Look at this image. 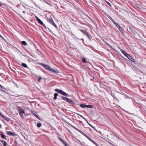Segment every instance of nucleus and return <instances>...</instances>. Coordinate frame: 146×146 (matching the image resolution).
<instances>
[{
	"instance_id": "29",
	"label": "nucleus",
	"mask_w": 146,
	"mask_h": 146,
	"mask_svg": "<svg viewBox=\"0 0 146 146\" xmlns=\"http://www.w3.org/2000/svg\"><path fill=\"white\" fill-rule=\"evenodd\" d=\"M77 114L79 115L80 117H81L82 118H83L84 119H85L86 120V119L84 118L81 115H80L78 114V113H76Z\"/></svg>"
},
{
	"instance_id": "35",
	"label": "nucleus",
	"mask_w": 146,
	"mask_h": 146,
	"mask_svg": "<svg viewBox=\"0 0 146 146\" xmlns=\"http://www.w3.org/2000/svg\"><path fill=\"white\" fill-rule=\"evenodd\" d=\"M90 140L93 143V142H94V141L93 140H92V139H90Z\"/></svg>"
},
{
	"instance_id": "25",
	"label": "nucleus",
	"mask_w": 146,
	"mask_h": 146,
	"mask_svg": "<svg viewBox=\"0 0 146 146\" xmlns=\"http://www.w3.org/2000/svg\"><path fill=\"white\" fill-rule=\"evenodd\" d=\"M82 60V62L83 63H85L86 62V60L84 58H83Z\"/></svg>"
},
{
	"instance_id": "20",
	"label": "nucleus",
	"mask_w": 146,
	"mask_h": 146,
	"mask_svg": "<svg viewBox=\"0 0 146 146\" xmlns=\"http://www.w3.org/2000/svg\"><path fill=\"white\" fill-rule=\"evenodd\" d=\"M119 30L122 33H123L124 31L123 28L121 27L119 29Z\"/></svg>"
},
{
	"instance_id": "34",
	"label": "nucleus",
	"mask_w": 146,
	"mask_h": 146,
	"mask_svg": "<svg viewBox=\"0 0 146 146\" xmlns=\"http://www.w3.org/2000/svg\"><path fill=\"white\" fill-rule=\"evenodd\" d=\"M0 115L2 117H4V115H3L0 112Z\"/></svg>"
},
{
	"instance_id": "1",
	"label": "nucleus",
	"mask_w": 146,
	"mask_h": 146,
	"mask_svg": "<svg viewBox=\"0 0 146 146\" xmlns=\"http://www.w3.org/2000/svg\"><path fill=\"white\" fill-rule=\"evenodd\" d=\"M54 91L55 92H57L61 94L63 96H68V94H66V92H63L62 90H59L58 89H56Z\"/></svg>"
},
{
	"instance_id": "17",
	"label": "nucleus",
	"mask_w": 146,
	"mask_h": 146,
	"mask_svg": "<svg viewBox=\"0 0 146 146\" xmlns=\"http://www.w3.org/2000/svg\"><path fill=\"white\" fill-rule=\"evenodd\" d=\"M3 117L6 121H9V119L4 115V117Z\"/></svg>"
},
{
	"instance_id": "2",
	"label": "nucleus",
	"mask_w": 146,
	"mask_h": 146,
	"mask_svg": "<svg viewBox=\"0 0 146 146\" xmlns=\"http://www.w3.org/2000/svg\"><path fill=\"white\" fill-rule=\"evenodd\" d=\"M18 111L21 116L23 117V114H25V111L23 109L21 108L20 107H19L18 109Z\"/></svg>"
},
{
	"instance_id": "39",
	"label": "nucleus",
	"mask_w": 146,
	"mask_h": 146,
	"mask_svg": "<svg viewBox=\"0 0 146 146\" xmlns=\"http://www.w3.org/2000/svg\"><path fill=\"white\" fill-rule=\"evenodd\" d=\"M86 138H87L89 140H90V139H91L90 137H89L88 136H87V137Z\"/></svg>"
},
{
	"instance_id": "13",
	"label": "nucleus",
	"mask_w": 146,
	"mask_h": 146,
	"mask_svg": "<svg viewBox=\"0 0 146 146\" xmlns=\"http://www.w3.org/2000/svg\"><path fill=\"white\" fill-rule=\"evenodd\" d=\"M58 94L57 93H55L53 98L54 100H55L57 99V96H58Z\"/></svg>"
},
{
	"instance_id": "12",
	"label": "nucleus",
	"mask_w": 146,
	"mask_h": 146,
	"mask_svg": "<svg viewBox=\"0 0 146 146\" xmlns=\"http://www.w3.org/2000/svg\"><path fill=\"white\" fill-rule=\"evenodd\" d=\"M121 52L123 54L126 56L128 54L123 50H121Z\"/></svg>"
},
{
	"instance_id": "3",
	"label": "nucleus",
	"mask_w": 146,
	"mask_h": 146,
	"mask_svg": "<svg viewBox=\"0 0 146 146\" xmlns=\"http://www.w3.org/2000/svg\"><path fill=\"white\" fill-rule=\"evenodd\" d=\"M70 126L72 127L74 129H75V130H76L77 131H79V132H80V133H81V134H83V135H84L86 137H87L88 136H87V135H86L84 133H83V132H82V131H80V130L78 129L77 128H76V127H74V126L73 125H70Z\"/></svg>"
},
{
	"instance_id": "9",
	"label": "nucleus",
	"mask_w": 146,
	"mask_h": 146,
	"mask_svg": "<svg viewBox=\"0 0 146 146\" xmlns=\"http://www.w3.org/2000/svg\"><path fill=\"white\" fill-rule=\"evenodd\" d=\"M48 21L52 24L54 22V21L52 20V19L51 18H48Z\"/></svg>"
},
{
	"instance_id": "40",
	"label": "nucleus",
	"mask_w": 146,
	"mask_h": 146,
	"mask_svg": "<svg viewBox=\"0 0 146 146\" xmlns=\"http://www.w3.org/2000/svg\"><path fill=\"white\" fill-rule=\"evenodd\" d=\"M108 17L110 19L111 18H112L109 15H108Z\"/></svg>"
},
{
	"instance_id": "18",
	"label": "nucleus",
	"mask_w": 146,
	"mask_h": 146,
	"mask_svg": "<svg viewBox=\"0 0 146 146\" xmlns=\"http://www.w3.org/2000/svg\"><path fill=\"white\" fill-rule=\"evenodd\" d=\"M42 125L40 123H38L37 124V125L38 127H40Z\"/></svg>"
},
{
	"instance_id": "8",
	"label": "nucleus",
	"mask_w": 146,
	"mask_h": 146,
	"mask_svg": "<svg viewBox=\"0 0 146 146\" xmlns=\"http://www.w3.org/2000/svg\"><path fill=\"white\" fill-rule=\"evenodd\" d=\"M36 19L37 21L41 25H43V22L37 17H36Z\"/></svg>"
},
{
	"instance_id": "33",
	"label": "nucleus",
	"mask_w": 146,
	"mask_h": 146,
	"mask_svg": "<svg viewBox=\"0 0 146 146\" xmlns=\"http://www.w3.org/2000/svg\"><path fill=\"white\" fill-rule=\"evenodd\" d=\"M65 146H67V143L65 142H64V143H63Z\"/></svg>"
},
{
	"instance_id": "21",
	"label": "nucleus",
	"mask_w": 146,
	"mask_h": 146,
	"mask_svg": "<svg viewBox=\"0 0 146 146\" xmlns=\"http://www.w3.org/2000/svg\"><path fill=\"white\" fill-rule=\"evenodd\" d=\"M22 65L23 67H24L25 68H26L27 67V65L24 63H22Z\"/></svg>"
},
{
	"instance_id": "19",
	"label": "nucleus",
	"mask_w": 146,
	"mask_h": 146,
	"mask_svg": "<svg viewBox=\"0 0 146 146\" xmlns=\"http://www.w3.org/2000/svg\"><path fill=\"white\" fill-rule=\"evenodd\" d=\"M21 43L22 44H23L24 45H26L27 44L26 42L24 41H22Z\"/></svg>"
},
{
	"instance_id": "24",
	"label": "nucleus",
	"mask_w": 146,
	"mask_h": 146,
	"mask_svg": "<svg viewBox=\"0 0 146 146\" xmlns=\"http://www.w3.org/2000/svg\"><path fill=\"white\" fill-rule=\"evenodd\" d=\"M81 31L82 32V33L84 34H85L86 35H88V33L85 31L83 30H81Z\"/></svg>"
},
{
	"instance_id": "42",
	"label": "nucleus",
	"mask_w": 146,
	"mask_h": 146,
	"mask_svg": "<svg viewBox=\"0 0 146 146\" xmlns=\"http://www.w3.org/2000/svg\"><path fill=\"white\" fill-rule=\"evenodd\" d=\"M7 134L9 135V131H7Z\"/></svg>"
},
{
	"instance_id": "44",
	"label": "nucleus",
	"mask_w": 146,
	"mask_h": 146,
	"mask_svg": "<svg viewBox=\"0 0 146 146\" xmlns=\"http://www.w3.org/2000/svg\"><path fill=\"white\" fill-rule=\"evenodd\" d=\"M0 87H1V88H3V86L0 84Z\"/></svg>"
},
{
	"instance_id": "46",
	"label": "nucleus",
	"mask_w": 146,
	"mask_h": 146,
	"mask_svg": "<svg viewBox=\"0 0 146 146\" xmlns=\"http://www.w3.org/2000/svg\"><path fill=\"white\" fill-rule=\"evenodd\" d=\"M116 137L117 138H118V139H119V138H118V137L117 136H116Z\"/></svg>"
},
{
	"instance_id": "28",
	"label": "nucleus",
	"mask_w": 146,
	"mask_h": 146,
	"mask_svg": "<svg viewBox=\"0 0 146 146\" xmlns=\"http://www.w3.org/2000/svg\"><path fill=\"white\" fill-rule=\"evenodd\" d=\"M1 137L2 138H4L5 137V135H3V134H1Z\"/></svg>"
},
{
	"instance_id": "10",
	"label": "nucleus",
	"mask_w": 146,
	"mask_h": 146,
	"mask_svg": "<svg viewBox=\"0 0 146 146\" xmlns=\"http://www.w3.org/2000/svg\"><path fill=\"white\" fill-rule=\"evenodd\" d=\"M1 143L3 144V145H4V146H6L7 145V143H6V142L5 141H4V140H1Z\"/></svg>"
},
{
	"instance_id": "36",
	"label": "nucleus",
	"mask_w": 146,
	"mask_h": 146,
	"mask_svg": "<svg viewBox=\"0 0 146 146\" xmlns=\"http://www.w3.org/2000/svg\"><path fill=\"white\" fill-rule=\"evenodd\" d=\"M42 25L46 29V26L44 24H43V25Z\"/></svg>"
},
{
	"instance_id": "26",
	"label": "nucleus",
	"mask_w": 146,
	"mask_h": 146,
	"mask_svg": "<svg viewBox=\"0 0 146 146\" xmlns=\"http://www.w3.org/2000/svg\"><path fill=\"white\" fill-rule=\"evenodd\" d=\"M55 28H57V26L54 23V22L52 24Z\"/></svg>"
},
{
	"instance_id": "38",
	"label": "nucleus",
	"mask_w": 146,
	"mask_h": 146,
	"mask_svg": "<svg viewBox=\"0 0 146 146\" xmlns=\"http://www.w3.org/2000/svg\"><path fill=\"white\" fill-rule=\"evenodd\" d=\"M86 138H87L89 140H90V139H91L90 137H89L88 136H87V137Z\"/></svg>"
},
{
	"instance_id": "32",
	"label": "nucleus",
	"mask_w": 146,
	"mask_h": 146,
	"mask_svg": "<svg viewBox=\"0 0 146 146\" xmlns=\"http://www.w3.org/2000/svg\"><path fill=\"white\" fill-rule=\"evenodd\" d=\"M42 79V77H40L38 79V82H39L40 81V80Z\"/></svg>"
},
{
	"instance_id": "7",
	"label": "nucleus",
	"mask_w": 146,
	"mask_h": 146,
	"mask_svg": "<svg viewBox=\"0 0 146 146\" xmlns=\"http://www.w3.org/2000/svg\"><path fill=\"white\" fill-rule=\"evenodd\" d=\"M50 71L54 73H59L60 72L58 70H56L55 69H52L51 68L50 69Z\"/></svg>"
},
{
	"instance_id": "6",
	"label": "nucleus",
	"mask_w": 146,
	"mask_h": 146,
	"mask_svg": "<svg viewBox=\"0 0 146 146\" xmlns=\"http://www.w3.org/2000/svg\"><path fill=\"white\" fill-rule=\"evenodd\" d=\"M66 102H70L72 104H75V103L71 99H70L68 98H67V99L66 100Z\"/></svg>"
},
{
	"instance_id": "14",
	"label": "nucleus",
	"mask_w": 146,
	"mask_h": 146,
	"mask_svg": "<svg viewBox=\"0 0 146 146\" xmlns=\"http://www.w3.org/2000/svg\"><path fill=\"white\" fill-rule=\"evenodd\" d=\"M86 105L85 104H81L80 105V106L83 108H86Z\"/></svg>"
},
{
	"instance_id": "47",
	"label": "nucleus",
	"mask_w": 146,
	"mask_h": 146,
	"mask_svg": "<svg viewBox=\"0 0 146 146\" xmlns=\"http://www.w3.org/2000/svg\"><path fill=\"white\" fill-rule=\"evenodd\" d=\"M1 127V125L0 124V127Z\"/></svg>"
},
{
	"instance_id": "5",
	"label": "nucleus",
	"mask_w": 146,
	"mask_h": 146,
	"mask_svg": "<svg viewBox=\"0 0 146 146\" xmlns=\"http://www.w3.org/2000/svg\"><path fill=\"white\" fill-rule=\"evenodd\" d=\"M126 57L132 61H133L134 60L133 57L128 54L126 56Z\"/></svg>"
},
{
	"instance_id": "4",
	"label": "nucleus",
	"mask_w": 146,
	"mask_h": 146,
	"mask_svg": "<svg viewBox=\"0 0 146 146\" xmlns=\"http://www.w3.org/2000/svg\"><path fill=\"white\" fill-rule=\"evenodd\" d=\"M42 66L44 67L47 70H48L50 71V69L51 68L49 66H47L45 64H42Z\"/></svg>"
},
{
	"instance_id": "15",
	"label": "nucleus",
	"mask_w": 146,
	"mask_h": 146,
	"mask_svg": "<svg viewBox=\"0 0 146 146\" xmlns=\"http://www.w3.org/2000/svg\"><path fill=\"white\" fill-rule=\"evenodd\" d=\"M114 24L117 27L118 29H119L121 27L119 25H118L117 23H114Z\"/></svg>"
},
{
	"instance_id": "31",
	"label": "nucleus",
	"mask_w": 146,
	"mask_h": 146,
	"mask_svg": "<svg viewBox=\"0 0 146 146\" xmlns=\"http://www.w3.org/2000/svg\"><path fill=\"white\" fill-rule=\"evenodd\" d=\"M110 20L112 21V22L114 24V23H115V22H114V20L112 19V18H111Z\"/></svg>"
},
{
	"instance_id": "11",
	"label": "nucleus",
	"mask_w": 146,
	"mask_h": 146,
	"mask_svg": "<svg viewBox=\"0 0 146 146\" xmlns=\"http://www.w3.org/2000/svg\"><path fill=\"white\" fill-rule=\"evenodd\" d=\"M10 135L15 136H16V134H15L14 133L10 131Z\"/></svg>"
},
{
	"instance_id": "41",
	"label": "nucleus",
	"mask_w": 146,
	"mask_h": 146,
	"mask_svg": "<svg viewBox=\"0 0 146 146\" xmlns=\"http://www.w3.org/2000/svg\"><path fill=\"white\" fill-rule=\"evenodd\" d=\"M107 4H108L109 5H110V3L109 2H107Z\"/></svg>"
},
{
	"instance_id": "45",
	"label": "nucleus",
	"mask_w": 146,
	"mask_h": 146,
	"mask_svg": "<svg viewBox=\"0 0 146 146\" xmlns=\"http://www.w3.org/2000/svg\"><path fill=\"white\" fill-rule=\"evenodd\" d=\"M0 87H1V88H3V86L0 84Z\"/></svg>"
},
{
	"instance_id": "16",
	"label": "nucleus",
	"mask_w": 146,
	"mask_h": 146,
	"mask_svg": "<svg viewBox=\"0 0 146 146\" xmlns=\"http://www.w3.org/2000/svg\"><path fill=\"white\" fill-rule=\"evenodd\" d=\"M93 106L91 105H86V108H92Z\"/></svg>"
},
{
	"instance_id": "43",
	"label": "nucleus",
	"mask_w": 146,
	"mask_h": 146,
	"mask_svg": "<svg viewBox=\"0 0 146 146\" xmlns=\"http://www.w3.org/2000/svg\"><path fill=\"white\" fill-rule=\"evenodd\" d=\"M2 5V3L0 2V6Z\"/></svg>"
},
{
	"instance_id": "30",
	"label": "nucleus",
	"mask_w": 146,
	"mask_h": 146,
	"mask_svg": "<svg viewBox=\"0 0 146 146\" xmlns=\"http://www.w3.org/2000/svg\"><path fill=\"white\" fill-rule=\"evenodd\" d=\"M93 143L97 146H99V145L97 143H96L95 141H94V142H93Z\"/></svg>"
},
{
	"instance_id": "27",
	"label": "nucleus",
	"mask_w": 146,
	"mask_h": 146,
	"mask_svg": "<svg viewBox=\"0 0 146 146\" xmlns=\"http://www.w3.org/2000/svg\"><path fill=\"white\" fill-rule=\"evenodd\" d=\"M58 139L63 143H64V141L62 140V139L60 137H58Z\"/></svg>"
},
{
	"instance_id": "22",
	"label": "nucleus",
	"mask_w": 146,
	"mask_h": 146,
	"mask_svg": "<svg viewBox=\"0 0 146 146\" xmlns=\"http://www.w3.org/2000/svg\"><path fill=\"white\" fill-rule=\"evenodd\" d=\"M35 113H33L35 115V116L37 118H38L39 117V115L37 114L35 112Z\"/></svg>"
},
{
	"instance_id": "37",
	"label": "nucleus",
	"mask_w": 146,
	"mask_h": 146,
	"mask_svg": "<svg viewBox=\"0 0 146 146\" xmlns=\"http://www.w3.org/2000/svg\"><path fill=\"white\" fill-rule=\"evenodd\" d=\"M88 124L91 127H92V128H94V127L91 125L89 123H88Z\"/></svg>"
},
{
	"instance_id": "23",
	"label": "nucleus",
	"mask_w": 146,
	"mask_h": 146,
	"mask_svg": "<svg viewBox=\"0 0 146 146\" xmlns=\"http://www.w3.org/2000/svg\"><path fill=\"white\" fill-rule=\"evenodd\" d=\"M67 98H66L65 97H63V96H62V99H63L64 100H65L66 101V100L67 99Z\"/></svg>"
}]
</instances>
